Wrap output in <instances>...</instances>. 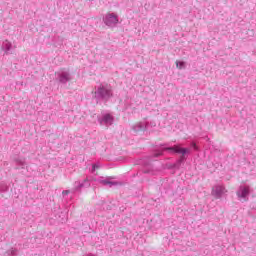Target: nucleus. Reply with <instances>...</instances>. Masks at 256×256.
Masks as SVG:
<instances>
[{
	"instance_id": "nucleus-1",
	"label": "nucleus",
	"mask_w": 256,
	"mask_h": 256,
	"mask_svg": "<svg viewBox=\"0 0 256 256\" xmlns=\"http://www.w3.org/2000/svg\"><path fill=\"white\" fill-rule=\"evenodd\" d=\"M104 23L108 27H112V25H117V23H119V16L114 13H108L104 18Z\"/></svg>"
},
{
	"instance_id": "nucleus-2",
	"label": "nucleus",
	"mask_w": 256,
	"mask_h": 256,
	"mask_svg": "<svg viewBox=\"0 0 256 256\" xmlns=\"http://www.w3.org/2000/svg\"><path fill=\"white\" fill-rule=\"evenodd\" d=\"M225 193H227V189L225 188V186H215L212 189V195L216 197V199H219V197L225 195Z\"/></svg>"
},
{
	"instance_id": "nucleus-3",
	"label": "nucleus",
	"mask_w": 256,
	"mask_h": 256,
	"mask_svg": "<svg viewBox=\"0 0 256 256\" xmlns=\"http://www.w3.org/2000/svg\"><path fill=\"white\" fill-rule=\"evenodd\" d=\"M166 151H174V153H179L180 155H185V153H189V149L181 148L180 146L168 147L165 148Z\"/></svg>"
},
{
	"instance_id": "nucleus-4",
	"label": "nucleus",
	"mask_w": 256,
	"mask_h": 256,
	"mask_svg": "<svg viewBox=\"0 0 256 256\" xmlns=\"http://www.w3.org/2000/svg\"><path fill=\"white\" fill-rule=\"evenodd\" d=\"M249 195V187H243L239 192H237V196L240 197V199H245Z\"/></svg>"
},
{
	"instance_id": "nucleus-5",
	"label": "nucleus",
	"mask_w": 256,
	"mask_h": 256,
	"mask_svg": "<svg viewBox=\"0 0 256 256\" xmlns=\"http://www.w3.org/2000/svg\"><path fill=\"white\" fill-rule=\"evenodd\" d=\"M177 69H185V62L183 61H176Z\"/></svg>"
},
{
	"instance_id": "nucleus-6",
	"label": "nucleus",
	"mask_w": 256,
	"mask_h": 256,
	"mask_svg": "<svg viewBox=\"0 0 256 256\" xmlns=\"http://www.w3.org/2000/svg\"><path fill=\"white\" fill-rule=\"evenodd\" d=\"M104 121H105V123H111V121H113V118L111 117V115L106 114L104 116Z\"/></svg>"
},
{
	"instance_id": "nucleus-7",
	"label": "nucleus",
	"mask_w": 256,
	"mask_h": 256,
	"mask_svg": "<svg viewBox=\"0 0 256 256\" xmlns=\"http://www.w3.org/2000/svg\"><path fill=\"white\" fill-rule=\"evenodd\" d=\"M102 183H103L104 185H109L110 182L102 181Z\"/></svg>"
},
{
	"instance_id": "nucleus-8",
	"label": "nucleus",
	"mask_w": 256,
	"mask_h": 256,
	"mask_svg": "<svg viewBox=\"0 0 256 256\" xmlns=\"http://www.w3.org/2000/svg\"><path fill=\"white\" fill-rule=\"evenodd\" d=\"M93 169H95V165L93 166Z\"/></svg>"
}]
</instances>
